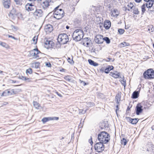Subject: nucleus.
Segmentation results:
<instances>
[{
    "label": "nucleus",
    "instance_id": "46",
    "mask_svg": "<svg viewBox=\"0 0 154 154\" xmlns=\"http://www.w3.org/2000/svg\"><path fill=\"white\" fill-rule=\"evenodd\" d=\"M141 9H142V14H143L145 12L146 10H145V8H141Z\"/></svg>",
    "mask_w": 154,
    "mask_h": 154
},
{
    "label": "nucleus",
    "instance_id": "52",
    "mask_svg": "<svg viewBox=\"0 0 154 154\" xmlns=\"http://www.w3.org/2000/svg\"><path fill=\"white\" fill-rule=\"evenodd\" d=\"M117 109H116V113L117 115V111L119 110V108H118V106L117 105L116 106Z\"/></svg>",
    "mask_w": 154,
    "mask_h": 154
},
{
    "label": "nucleus",
    "instance_id": "48",
    "mask_svg": "<svg viewBox=\"0 0 154 154\" xmlns=\"http://www.w3.org/2000/svg\"><path fill=\"white\" fill-rule=\"evenodd\" d=\"M146 7V5L145 3H144L143 5L142 6L141 8H145Z\"/></svg>",
    "mask_w": 154,
    "mask_h": 154
},
{
    "label": "nucleus",
    "instance_id": "36",
    "mask_svg": "<svg viewBox=\"0 0 154 154\" xmlns=\"http://www.w3.org/2000/svg\"><path fill=\"white\" fill-rule=\"evenodd\" d=\"M116 100L117 103H119L120 101V96L119 94H117L116 96Z\"/></svg>",
    "mask_w": 154,
    "mask_h": 154
},
{
    "label": "nucleus",
    "instance_id": "43",
    "mask_svg": "<svg viewBox=\"0 0 154 154\" xmlns=\"http://www.w3.org/2000/svg\"><path fill=\"white\" fill-rule=\"evenodd\" d=\"M114 60V59H112L110 58H108L107 59V60H106V61L107 62L110 61H112V62H113Z\"/></svg>",
    "mask_w": 154,
    "mask_h": 154
},
{
    "label": "nucleus",
    "instance_id": "7",
    "mask_svg": "<svg viewBox=\"0 0 154 154\" xmlns=\"http://www.w3.org/2000/svg\"><path fill=\"white\" fill-rule=\"evenodd\" d=\"M145 79H152L154 78V71L152 69H148L143 74Z\"/></svg>",
    "mask_w": 154,
    "mask_h": 154
},
{
    "label": "nucleus",
    "instance_id": "15",
    "mask_svg": "<svg viewBox=\"0 0 154 154\" xmlns=\"http://www.w3.org/2000/svg\"><path fill=\"white\" fill-rule=\"evenodd\" d=\"M120 73L116 71L110 73L109 75L115 78H118L120 76Z\"/></svg>",
    "mask_w": 154,
    "mask_h": 154
},
{
    "label": "nucleus",
    "instance_id": "63",
    "mask_svg": "<svg viewBox=\"0 0 154 154\" xmlns=\"http://www.w3.org/2000/svg\"><path fill=\"white\" fill-rule=\"evenodd\" d=\"M29 1H35V0H29Z\"/></svg>",
    "mask_w": 154,
    "mask_h": 154
},
{
    "label": "nucleus",
    "instance_id": "50",
    "mask_svg": "<svg viewBox=\"0 0 154 154\" xmlns=\"http://www.w3.org/2000/svg\"><path fill=\"white\" fill-rule=\"evenodd\" d=\"M80 81H81V83H82L83 85H86V83L84 81H81V80H80Z\"/></svg>",
    "mask_w": 154,
    "mask_h": 154
},
{
    "label": "nucleus",
    "instance_id": "26",
    "mask_svg": "<svg viewBox=\"0 0 154 154\" xmlns=\"http://www.w3.org/2000/svg\"><path fill=\"white\" fill-rule=\"evenodd\" d=\"M119 14V13L117 9H114L112 12L111 15L113 17H117Z\"/></svg>",
    "mask_w": 154,
    "mask_h": 154
},
{
    "label": "nucleus",
    "instance_id": "9",
    "mask_svg": "<svg viewBox=\"0 0 154 154\" xmlns=\"http://www.w3.org/2000/svg\"><path fill=\"white\" fill-rule=\"evenodd\" d=\"M103 36L100 34L96 35L94 38V40L95 42L98 44H102L103 42Z\"/></svg>",
    "mask_w": 154,
    "mask_h": 154
},
{
    "label": "nucleus",
    "instance_id": "1",
    "mask_svg": "<svg viewBox=\"0 0 154 154\" xmlns=\"http://www.w3.org/2000/svg\"><path fill=\"white\" fill-rule=\"evenodd\" d=\"M98 139L100 142L106 143L109 140L110 136L106 132L102 131L98 135Z\"/></svg>",
    "mask_w": 154,
    "mask_h": 154
},
{
    "label": "nucleus",
    "instance_id": "19",
    "mask_svg": "<svg viewBox=\"0 0 154 154\" xmlns=\"http://www.w3.org/2000/svg\"><path fill=\"white\" fill-rule=\"evenodd\" d=\"M128 121L132 124H136L138 121V119H132L131 118H128Z\"/></svg>",
    "mask_w": 154,
    "mask_h": 154
},
{
    "label": "nucleus",
    "instance_id": "8",
    "mask_svg": "<svg viewBox=\"0 0 154 154\" xmlns=\"http://www.w3.org/2000/svg\"><path fill=\"white\" fill-rule=\"evenodd\" d=\"M103 143L101 142L96 143L94 146L95 150L98 152H101L103 151L104 149Z\"/></svg>",
    "mask_w": 154,
    "mask_h": 154
},
{
    "label": "nucleus",
    "instance_id": "60",
    "mask_svg": "<svg viewBox=\"0 0 154 154\" xmlns=\"http://www.w3.org/2000/svg\"><path fill=\"white\" fill-rule=\"evenodd\" d=\"M130 108H129V107H128L127 109V110H129L130 109Z\"/></svg>",
    "mask_w": 154,
    "mask_h": 154
},
{
    "label": "nucleus",
    "instance_id": "51",
    "mask_svg": "<svg viewBox=\"0 0 154 154\" xmlns=\"http://www.w3.org/2000/svg\"><path fill=\"white\" fill-rule=\"evenodd\" d=\"M89 142L91 144H92L93 143L91 137V140H89Z\"/></svg>",
    "mask_w": 154,
    "mask_h": 154
},
{
    "label": "nucleus",
    "instance_id": "47",
    "mask_svg": "<svg viewBox=\"0 0 154 154\" xmlns=\"http://www.w3.org/2000/svg\"><path fill=\"white\" fill-rule=\"evenodd\" d=\"M8 36L9 38H13V39H16L15 38L14 36H13L12 35H8Z\"/></svg>",
    "mask_w": 154,
    "mask_h": 154
},
{
    "label": "nucleus",
    "instance_id": "56",
    "mask_svg": "<svg viewBox=\"0 0 154 154\" xmlns=\"http://www.w3.org/2000/svg\"><path fill=\"white\" fill-rule=\"evenodd\" d=\"M36 64H38V63H35V67L36 68H38V65H37V66H36Z\"/></svg>",
    "mask_w": 154,
    "mask_h": 154
},
{
    "label": "nucleus",
    "instance_id": "23",
    "mask_svg": "<svg viewBox=\"0 0 154 154\" xmlns=\"http://www.w3.org/2000/svg\"><path fill=\"white\" fill-rule=\"evenodd\" d=\"M111 26V22L108 20H106L104 23V26L105 29H108Z\"/></svg>",
    "mask_w": 154,
    "mask_h": 154
},
{
    "label": "nucleus",
    "instance_id": "17",
    "mask_svg": "<svg viewBox=\"0 0 154 154\" xmlns=\"http://www.w3.org/2000/svg\"><path fill=\"white\" fill-rule=\"evenodd\" d=\"M4 7L6 8H9L11 5V0H8L2 2Z\"/></svg>",
    "mask_w": 154,
    "mask_h": 154
},
{
    "label": "nucleus",
    "instance_id": "31",
    "mask_svg": "<svg viewBox=\"0 0 154 154\" xmlns=\"http://www.w3.org/2000/svg\"><path fill=\"white\" fill-rule=\"evenodd\" d=\"M19 78L23 80L24 81L29 80L30 79L29 78L23 76H19Z\"/></svg>",
    "mask_w": 154,
    "mask_h": 154
},
{
    "label": "nucleus",
    "instance_id": "10",
    "mask_svg": "<svg viewBox=\"0 0 154 154\" xmlns=\"http://www.w3.org/2000/svg\"><path fill=\"white\" fill-rule=\"evenodd\" d=\"M59 118L58 117H45L43 118L42 121L43 123H45L51 120H57L59 119Z\"/></svg>",
    "mask_w": 154,
    "mask_h": 154
},
{
    "label": "nucleus",
    "instance_id": "30",
    "mask_svg": "<svg viewBox=\"0 0 154 154\" xmlns=\"http://www.w3.org/2000/svg\"><path fill=\"white\" fill-rule=\"evenodd\" d=\"M139 93L138 91H135L132 94V97L133 98H137L138 97Z\"/></svg>",
    "mask_w": 154,
    "mask_h": 154
},
{
    "label": "nucleus",
    "instance_id": "13",
    "mask_svg": "<svg viewBox=\"0 0 154 154\" xmlns=\"http://www.w3.org/2000/svg\"><path fill=\"white\" fill-rule=\"evenodd\" d=\"M134 6L133 3L131 2L129 3L125 7V11H131Z\"/></svg>",
    "mask_w": 154,
    "mask_h": 154
},
{
    "label": "nucleus",
    "instance_id": "38",
    "mask_svg": "<svg viewBox=\"0 0 154 154\" xmlns=\"http://www.w3.org/2000/svg\"><path fill=\"white\" fill-rule=\"evenodd\" d=\"M120 78H121L120 79V81L121 83L125 87L126 84L125 81L124 80V79L122 77H120Z\"/></svg>",
    "mask_w": 154,
    "mask_h": 154
},
{
    "label": "nucleus",
    "instance_id": "37",
    "mask_svg": "<svg viewBox=\"0 0 154 154\" xmlns=\"http://www.w3.org/2000/svg\"><path fill=\"white\" fill-rule=\"evenodd\" d=\"M121 143L122 145H125L127 143L126 139L124 138H122L121 140Z\"/></svg>",
    "mask_w": 154,
    "mask_h": 154
},
{
    "label": "nucleus",
    "instance_id": "40",
    "mask_svg": "<svg viewBox=\"0 0 154 154\" xmlns=\"http://www.w3.org/2000/svg\"><path fill=\"white\" fill-rule=\"evenodd\" d=\"M10 82L11 83H13L17 82V81L15 80L10 79Z\"/></svg>",
    "mask_w": 154,
    "mask_h": 154
},
{
    "label": "nucleus",
    "instance_id": "21",
    "mask_svg": "<svg viewBox=\"0 0 154 154\" xmlns=\"http://www.w3.org/2000/svg\"><path fill=\"white\" fill-rule=\"evenodd\" d=\"M18 13L17 12L16 10L15 9L13 8L9 14V16H14L18 15Z\"/></svg>",
    "mask_w": 154,
    "mask_h": 154
},
{
    "label": "nucleus",
    "instance_id": "35",
    "mask_svg": "<svg viewBox=\"0 0 154 154\" xmlns=\"http://www.w3.org/2000/svg\"><path fill=\"white\" fill-rule=\"evenodd\" d=\"M17 5H21L23 0H14Z\"/></svg>",
    "mask_w": 154,
    "mask_h": 154
},
{
    "label": "nucleus",
    "instance_id": "62",
    "mask_svg": "<svg viewBox=\"0 0 154 154\" xmlns=\"http://www.w3.org/2000/svg\"><path fill=\"white\" fill-rule=\"evenodd\" d=\"M3 72L2 71H1L0 70V73H2Z\"/></svg>",
    "mask_w": 154,
    "mask_h": 154
},
{
    "label": "nucleus",
    "instance_id": "16",
    "mask_svg": "<svg viewBox=\"0 0 154 154\" xmlns=\"http://www.w3.org/2000/svg\"><path fill=\"white\" fill-rule=\"evenodd\" d=\"M143 106L140 104H138L136 107V114L137 115H139L140 113H141L142 110Z\"/></svg>",
    "mask_w": 154,
    "mask_h": 154
},
{
    "label": "nucleus",
    "instance_id": "32",
    "mask_svg": "<svg viewBox=\"0 0 154 154\" xmlns=\"http://www.w3.org/2000/svg\"><path fill=\"white\" fill-rule=\"evenodd\" d=\"M105 41L107 44H109L110 42V40L108 37H105L103 38V41Z\"/></svg>",
    "mask_w": 154,
    "mask_h": 154
},
{
    "label": "nucleus",
    "instance_id": "24",
    "mask_svg": "<svg viewBox=\"0 0 154 154\" xmlns=\"http://www.w3.org/2000/svg\"><path fill=\"white\" fill-rule=\"evenodd\" d=\"M0 45L6 49H9L10 48V46L5 42L0 41Z\"/></svg>",
    "mask_w": 154,
    "mask_h": 154
},
{
    "label": "nucleus",
    "instance_id": "4",
    "mask_svg": "<svg viewBox=\"0 0 154 154\" xmlns=\"http://www.w3.org/2000/svg\"><path fill=\"white\" fill-rule=\"evenodd\" d=\"M57 40L59 42L65 44L69 42V38L66 34L61 33L59 35Z\"/></svg>",
    "mask_w": 154,
    "mask_h": 154
},
{
    "label": "nucleus",
    "instance_id": "2",
    "mask_svg": "<svg viewBox=\"0 0 154 154\" xmlns=\"http://www.w3.org/2000/svg\"><path fill=\"white\" fill-rule=\"evenodd\" d=\"M83 35V32L82 30L76 29L73 33L72 38L74 40L79 41L82 38Z\"/></svg>",
    "mask_w": 154,
    "mask_h": 154
},
{
    "label": "nucleus",
    "instance_id": "5",
    "mask_svg": "<svg viewBox=\"0 0 154 154\" xmlns=\"http://www.w3.org/2000/svg\"><path fill=\"white\" fill-rule=\"evenodd\" d=\"M42 42L44 44L45 48L47 49L53 48L54 45V43L52 41L47 38H45L43 39H42Z\"/></svg>",
    "mask_w": 154,
    "mask_h": 154
},
{
    "label": "nucleus",
    "instance_id": "55",
    "mask_svg": "<svg viewBox=\"0 0 154 154\" xmlns=\"http://www.w3.org/2000/svg\"><path fill=\"white\" fill-rule=\"evenodd\" d=\"M57 94L60 97H62V95H61V94H59L57 92Z\"/></svg>",
    "mask_w": 154,
    "mask_h": 154
},
{
    "label": "nucleus",
    "instance_id": "61",
    "mask_svg": "<svg viewBox=\"0 0 154 154\" xmlns=\"http://www.w3.org/2000/svg\"><path fill=\"white\" fill-rule=\"evenodd\" d=\"M40 11H41V12H42V11L41 10H40H40L39 9V13H40Z\"/></svg>",
    "mask_w": 154,
    "mask_h": 154
},
{
    "label": "nucleus",
    "instance_id": "6",
    "mask_svg": "<svg viewBox=\"0 0 154 154\" xmlns=\"http://www.w3.org/2000/svg\"><path fill=\"white\" fill-rule=\"evenodd\" d=\"M26 9L28 11H31L35 10L34 14L35 15L38 16V12H37V10L35 6L32 5L31 4L27 3L25 6Z\"/></svg>",
    "mask_w": 154,
    "mask_h": 154
},
{
    "label": "nucleus",
    "instance_id": "14",
    "mask_svg": "<svg viewBox=\"0 0 154 154\" xmlns=\"http://www.w3.org/2000/svg\"><path fill=\"white\" fill-rule=\"evenodd\" d=\"M9 96H11L17 93L18 91L16 89H7Z\"/></svg>",
    "mask_w": 154,
    "mask_h": 154
},
{
    "label": "nucleus",
    "instance_id": "44",
    "mask_svg": "<svg viewBox=\"0 0 154 154\" xmlns=\"http://www.w3.org/2000/svg\"><path fill=\"white\" fill-rule=\"evenodd\" d=\"M68 61L70 63H72L73 62V60L70 59V58H68Z\"/></svg>",
    "mask_w": 154,
    "mask_h": 154
},
{
    "label": "nucleus",
    "instance_id": "12",
    "mask_svg": "<svg viewBox=\"0 0 154 154\" xmlns=\"http://www.w3.org/2000/svg\"><path fill=\"white\" fill-rule=\"evenodd\" d=\"M30 54L31 56L36 57L38 56V49L37 48H36L31 50L30 51Z\"/></svg>",
    "mask_w": 154,
    "mask_h": 154
},
{
    "label": "nucleus",
    "instance_id": "25",
    "mask_svg": "<svg viewBox=\"0 0 154 154\" xmlns=\"http://www.w3.org/2000/svg\"><path fill=\"white\" fill-rule=\"evenodd\" d=\"M133 11V13L136 14H138L139 13V11L138 10V9L136 7L134 6L133 8L132 9Z\"/></svg>",
    "mask_w": 154,
    "mask_h": 154
},
{
    "label": "nucleus",
    "instance_id": "41",
    "mask_svg": "<svg viewBox=\"0 0 154 154\" xmlns=\"http://www.w3.org/2000/svg\"><path fill=\"white\" fill-rule=\"evenodd\" d=\"M83 109H79V114H84L86 112H83Z\"/></svg>",
    "mask_w": 154,
    "mask_h": 154
},
{
    "label": "nucleus",
    "instance_id": "54",
    "mask_svg": "<svg viewBox=\"0 0 154 154\" xmlns=\"http://www.w3.org/2000/svg\"><path fill=\"white\" fill-rule=\"evenodd\" d=\"M135 1L137 2H140L141 0H135Z\"/></svg>",
    "mask_w": 154,
    "mask_h": 154
},
{
    "label": "nucleus",
    "instance_id": "64",
    "mask_svg": "<svg viewBox=\"0 0 154 154\" xmlns=\"http://www.w3.org/2000/svg\"><path fill=\"white\" fill-rule=\"evenodd\" d=\"M153 47L154 48V44H153Z\"/></svg>",
    "mask_w": 154,
    "mask_h": 154
},
{
    "label": "nucleus",
    "instance_id": "34",
    "mask_svg": "<svg viewBox=\"0 0 154 154\" xmlns=\"http://www.w3.org/2000/svg\"><path fill=\"white\" fill-rule=\"evenodd\" d=\"M26 73L27 74H31L32 73V69L29 68L28 69L26 70Z\"/></svg>",
    "mask_w": 154,
    "mask_h": 154
},
{
    "label": "nucleus",
    "instance_id": "33",
    "mask_svg": "<svg viewBox=\"0 0 154 154\" xmlns=\"http://www.w3.org/2000/svg\"><path fill=\"white\" fill-rule=\"evenodd\" d=\"M38 38V36H34L32 39L33 42L32 43L34 44H36L37 42Z\"/></svg>",
    "mask_w": 154,
    "mask_h": 154
},
{
    "label": "nucleus",
    "instance_id": "59",
    "mask_svg": "<svg viewBox=\"0 0 154 154\" xmlns=\"http://www.w3.org/2000/svg\"><path fill=\"white\" fill-rule=\"evenodd\" d=\"M35 103H35H35H34V106L36 108H37V107L35 105Z\"/></svg>",
    "mask_w": 154,
    "mask_h": 154
},
{
    "label": "nucleus",
    "instance_id": "39",
    "mask_svg": "<svg viewBox=\"0 0 154 154\" xmlns=\"http://www.w3.org/2000/svg\"><path fill=\"white\" fill-rule=\"evenodd\" d=\"M125 32V30L124 29H118V32L120 34H123Z\"/></svg>",
    "mask_w": 154,
    "mask_h": 154
},
{
    "label": "nucleus",
    "instance_id": "29",
    "mask_svg": "<svg viewBox=\"0 0 154 154\" xmlns=\"http://www.w3.org/2000/svg\"><path fill=\"white\" fill-rule=\"evenodd\" d=\"M113 69V67L112 66H109V67L106 68L105 70V72L106 73H108L109 72Z\"/></svg>",
    "mask_w": 154,
    "mask_h": 154
},
{
    "label": "nucleus",
    "instance_id": "27",
    "mask_svg": "<svg viewBox=\"0 0 154 154\" xmlns=\"http://www.w3.org/2000/svg\"><path fill=\"white\" fill-rule=\"evenodd\" d=\"M130 45V44L127 43L126 42H124L122 43H121L119 44V46L120 47L122 48L126 47V46H128Z\"/></svg>",
    "mask_w": 154,
    "mask_h": 154
},
{
    "label": "nucleus",
    "instance_id": "11",
    "mask_svg": "<svg viewBox=\"0 0 154 154\" xmlns=\"http://www.w3.org/2000/svg\"><path fill=\"white\" fill-rule=\"evenodd\" d=\"M44 29L47 33H49L53 31V28L51 25L48 24L45 26Z\"/></svg>",
    "mask_w": 154,
    "mask_h": 154
},
{
    "label": "nucleus",
    "instance_id": "28",
    "mask_svg": "<svg viewBox=\"0 0 154 154\" xmlns=\"http://www.w3.org/2000/svg\"><path fill=\"white\" fill-rule=\"evenodd\" d=\"M89 63L91 65H93L94 66H98V64L95 62L94 61L91 59H89L88 60Z\"/></svg>",
    "mask_w": 154,
    "mask_h": 154
},
{
    "label": "nucleus",
    "instance_id": "22",
    "mask_svg": "<svg viewBox=\"0 0 154 154\" xmlns=\"http://www.w3.org/2000/svg\"><path fill=\"white\" fill-rule=\"evenodd\" d=\"M147 2L145 3L146 7L148 8H151L154 3V2L152 0H150L146 2Z\"/></svg>",
    "mask_w": 154,
    "mask_h": 154
},
{
    "label": "nucleus",
    "instance_id": "49",
    "mask_svg": "<svg viewBox=\"0 0 154 154\" xmlns=\"http://www.w3.org/2000/svg\"><path fill=\"white\" fill-rule=\"evenodd\" d=\"M88 104L90 105V106H93L94 104L93 103H92L91 102H89L88 103Z\"/></svg>",
    "mask_w": 154,
    "mask_h": 154
},
{
    "label": "nucleus",
    "instance_id": "20",
    "mask_svg": "<svg viewBox=\"0 0 154 154\" xmlns=\"http://www.w3.org/2000/svg\"><path fill=\"white\" fill-rule=\"evenodd\" d=\"M49 5V2L48 1H45V2H44L42 3L41 4L40 8H41L42 7L43 8L45 9L48 7Z\"/></svg>",
    "mask_w": 154,
    "mask_h": 154
},
{
    "label": "nucleus",
    "instance_id": "58",
    "mask_svg": "<svg viewBox=\"0 0 154 154\" xmlns=\"http://www.w3.org/2000/svg\"><path fill=\"white\" fill-rule=\"evenodd\" d=\"M151 128L152 130H154V125L152 126V127Z\"/></svg>",
    "mask_w": 154,
    "mask_h": 154
},
{
    "label": "nucleus",
    "instance_id": "3",
    "mask_svg": "<svg viewBox=\"0 0 154 154\" xmlns=\"http://www.w3.org/2000/svg\"><path fill=\"white\" fill-rule=\"evenodd\" d=\"M59 6L57 7L54 9V18L60 19L62 18L64 15V11L62 9H59Z\"/></svg>",
    "mask_w": 154,
    "mask_h": 154
},
{
    "label": "nucleus",
    "instance_id": "57",
    "mask_svg": "<svg viewBox=\"0 0 154 154\" xmlns=\"http://www.w3.org/2000/svg\"><path fill=\"white\" fill-rule=\"evenodd\" d=\"M66 28L67 29H69V26H67L66 27Z\"/></svg>",
    "mask_w": 154,
    "mask_h": 154
},
{
    "label": "nucleus",
    "instance_id": "42",
    "mask_svg": "<svg viewBox=\"0 0 154 154\" xmlns=\"http://www.w3.org/2000/svg\"><path fill=\"white\" fill-rule=\"evenodd\" d=\"M46 65L48 67H51V64L50 63H46Z\"/></svg>",
    "mask_w": 154,
    "mask_h": 154
},
{
    "label": "nucleus",
    "instance_id": "45",
    "mask_svg": "<svg viewBox=\"0 0 154 154\" xmlns=\"http://www.w3.org/2000/svg\"><path fill=\"white\" fill-rule=\"evenodd\" d=\"M111 1V0H104V2L106 4L109 3Z\"/></svg>",
    "mask_w": 154,
    "mask_h": 154
},
{
    "label": "nucleus",
    "instance_id": "53",
    "mask_svg": "<svg viewBox=\"0 0 154 154\" xmlns=\"http://www.w3.org/2000/svg\"><path fill=\"white\" fill-rule=\"evenodd\" d=\"M83 126V124H82L81 123H80V124L79 125V127L80 128L82 127Z\"/></svg>",
    "mask_w": 154,
    "mask_h": 154
},
{
    "label": "nucleus",
    "instance_id": "18",
    "mask_svg": "<svg viewBox=\"0 0 154 154\" xmlns=\"http://www.w3.org/2000/svg\"><path fill=\"white\" fill-rule=\"evenodd\" d=\"M7 89L3 92L0 91V99L2 97H7L9 96Z\"/></svg>",
    "mask_w": 154,
    "mask_h": 154
}]
</instances>
